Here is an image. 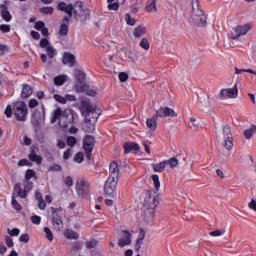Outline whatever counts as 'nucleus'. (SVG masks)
<instances>
[{
    "label": "nucleus",
    "mask_w": 256,
    "mask_h": 256,
    "mask_svg": "<svg viewBox=\"0 0 256 256\" xmlns=\"http://www.w3.org/2000/svg\"><path fill=\"white\" fill-rule=\"evenodd\" d=\"M210 237H221V235H225V230L217 229L209 232Z\"/></svg>",
    "instance_id": "nucleus-42"
},
{
    "label": "nucleus",
    "mask_w": 256,
    "mask_h": 256,
    "mask_svg": "<svg viewBox=\"0 0 256 256\" xmlns=\"http://www.w3.org/2000/svg\"><path fill=\"white\" fill-rule=\"evenodd\" d=\"M146 11L148 13H157V0H148L146 2Z\"/></svg>",
    "instance_id": "nucleus-27"
},
{
    "label": "nucleus",
    "mask_w": 256,
    "mask_h": 256,
    "mask_svg": "<svg viewBox=\"0 0 256 256\" xmlns=\"http://www.w3.org/2000/svg\"><path fill=\"white\" fill-rule=\"evenodd\" d=\"M11 204H12L13 209H15L16 211H21V209H23L21 207V204H19V202H17V200L15 199V191H13V194H12Z\"/></svg>",
    "instance_id": "nucleus-37"
},
{
    "label": "nucleus",
    "mask_w": 256,
    "mask_h": 256,
    "mask_svg": "<svg viewBox=\"0 0 256 256\" xmlns=\"http://www.w3.org/2000/svg\"><path fill=\"white\" fill-rule=\"evenodd\" d=\"M139 45L144 51H149V49H151V44L147 38H142Z\"/></svg>",
    "instance_id": "nucleus-35"
},
{
    "label": "nucleus",
    "mask_w": 256,
    "mask_h": 256,
    "mask_svg": "<svg viewBox=\"0 0 256 256\" xmlns=\"http://www.w3.org/2000/svg\"><path fill=\"white\" fill-rule=\"evenodd\" d=\"M5 241H6L7 247L9 248L13 247L14 243H13V238H11V236H6Z\"/></svg>",
    "instance_id": "nucleus-59"
},
{
    "label": "nucleus",
    "mask_w": 256,
    "mask_h": 256,
    "mask_svg": "<svg viewBox=\"0 0 256 256\" xmlns=\"http://www.w3.org/2000/svg\"><path fill=\"white\" fill-rule=\"evenodd\" d=\"M1 17H2V19H4V21H6L7 23H9V21H11V19H12L11 13L9 12V10H7V8L2 9V11H1Z\"/></svg>",
    "instance_id": "nucleus-34"
},
{
    "label": "nucleus",
    "mask_w": 256,
    "mask_h": 256,
    "mask_svg": "<svg viewBox=\"0 0 256 256\" xmlns=\"http://www.w3.org/2000/svg\"><path fill=\"white\" fill-rule=\"evenodd\" d=\"M66 143L67 145H69V147H75L77 143V138H75L74 136H68L66 139Z\"/></svg>",
    "instance_id": "nucleus-43"
},
{
    "label": "nucleus",
    "mask_w": 256,
    "mask_h": 256,
    "mask_svg": "<svg viewBox=\"0 0 256 256\" xmlns=\"http://www.w3.org/2000/svg\"><path fill=\"white\" fill-rule=\"evenodd\" d=\"M251 29H253V24L251 23L236 26L234 29L235 35L232 36V39L235 41L239 39V37L247 35Z\"/></svg>",
    "instance_id": "nucleus-9"
},
{
    "label": "nucleus",
    "mask_w": 256,
    "mask_h": 256,
    "mask_svg": "<svg viewBox=\"0 0 256 256\" xmlns=\"http://www.w3.org/2000/svg\"><path fill=\"white\" fill-rule=\"evenodd\" d=\"M23 187H21L20 183H16L13 188L14 195H17L18 197H20V199H26L28 193H31V191H33V182L29 180H24Z\"/></svg>",
    "instance_id": "nucleus-4"
},
{
    "label": "nucleus",
    "mask_w": 256,
    "mask_h": 256,
    "mask_svg": "<svg viewBox=\"0 0 256 256\" xmlns=\"http://www.w3.org/2000/svg\"><path fill=\"white\" fill-rule=\"evenodd\" d=\"M54 99L55 101H57V103H61V105H65V103H67V99H65V97L59 95V94H54Z\"/></svg>",
    "instance_id": "nucleus-45"
},
{
    "label": "nucleus",
    "mask_w": 256,
    "mask_h": 256,
    "mask_svg": "<svg viewBox=\"0 0 256 256\" xmlns=\"http://www.w3.org/2000/svg\"><path fill=\"white\" fill-rule=\"evenodd\" d=\"M19 241L20 243H29V234H22Z\"/></svg>",
    "instance_id": "nucleus-57"
},
{
    "label": "nucleus",
    "mask_w": 256,
    "mask_h": 256,
    "mask_svg": "<svg viewBox=\"0 0 256 256\" xmlns=\"http://www.w3.org/2000/svg\"><path fill=\"white\" fill-rule=\"evenodd\" d=\"M65 185H67V187H73V178H71V176L65 178Z\"/></svg>",
    "instance_id": "nucleus-62"
},
{
    "label": "nucleus",
    "mask_w": 256,
    "mask_h": 256,
    "mask_svg": "<svg viewBox=\"0 0 256 256\" xmlns=\"http://www.w3.org/2000/svg\"><path fill=\"white\" fill-rule=\"evenodd\" d=\"M108 9L109 11H117V9H119V3L115 2H111L109 5H108Z\"/></svg>",
    "instance_id": "nucleus-55"
},
{
    "label": "nucleus",
    "mask_w": 256,
    "mask_h": 256,
    "mask_svg": "<svg viewBox=\"0 0 256 256\" xmlns=\"http://www.w3.org/2000/svg\"><path fill=\"white\" fill-rule=\"evenodd\" d=\"M89 189V182L83 178H79L76 181V191L80 197H85L87 190Z\"/></svg>",
    "instance_id": "nucleus-12"
},
{
    "label": "nucleus",
    "mask_w": 256,
    "mask_h": 256,
    "mask_svg": "<svg viewBox=\"0 0 256 256\" xmlns=\"http://www.w3.org/2000/svg\"><path fill=\"white\" fill-rule=\"evenodd\" d=\"M159 205V196L151 193H147L144 201V209L145 211H149L150 217H153V213H155V209Z\"/></svg>",
    "instance_id": "nucleus-5"
},
{
    "label": "nucleus",
    "mask_w": 256,
    "mask_h": 256,
    "mask_svg": "<svg viewBox=\"0 0 256 256\" xmlns=\"http://www.w3.org/2000/svg\"><path fill=\"white\" fill-rule=\"evenodd\" d=\"M255 133H256V126L252 125L250 128L244 131V137L245 139L249 140L253 137V135H255Z\"/></svg>",
    "instance_id": "nucleus-31"
},
{
    "label": "nucleus",
    "mask_w": 256,
    "mask_h": 256,
    "mask_svg": "<svg viewBox=\"0 0 256 256\" xmlns=\"http://www.w3.org/2000/svg\"><path fill=\"white\" fill-rule=\"evenodd\" d=\"M239 95V90H237V85L234 88H227L221 90V96L223 99H236Z\"/></svg>",
    "instance_id": "nucleus-15"
},
{
    "label": "nucleus",
    "mask_w": 256,
    "mask_h": 256,
    "mask_svg": "<svg viewBox=\"0 0 256 256\" xmlns=\"http://www.w3.org/2000/svg\"><path fill=\"white\" fill-rule=\"evenodd\" d=\"M146 125L148 129H155L157 127V121L155 120V118L147 119Z\"/></svg>",
    "instance_id": "nucleus-40"
},
{
    "label": "nucleus",
    "mask_w": 256,
    "mask_h": 256,
    "mask_svg": "<svg viewBox=\"0 0 256 256\" xmlns=\"http://www.w3.org/2000/svg\"><path fill=\"white\" fill-rule=\"evenodd\" d=\"M79 11L75 9V6L73 4H67L65 2H59L57 4L58 11H62L63 13H66L69 17H74L76 19H79L83 23V21H87L91 17V10L83 7V2H77Z\"/></svg>",
    "instance_id": "nucleus-1"
},
{
    "label": "nucleus",
    "mask_w": 256,
    "mask_h": 256,
    "mask_svg": "<svg viewBox=\"0 0 256 256\" xmlns=\"http://www.w3.org/2000/svg\"><path fill=\"white\" fill-rule=\"evenodd\" d=\"M165 163H166V167L167 165H169V167L171 169H175V167H177V165H179V160L177 158H170L168 160H165Z\"/></svg>",
    "instance_id": "nucleus-33"
},
{
    "label": "nucleus",
    "mask_w": 256,
    "mask_h": 256,
    "mask_svg": "<svg viewBox=\"0 0 256 256\" xmlns=\"http://www.w3.org/2000/svg\"><path fill=\"white\" fill-rule=\"evenodd\" d=\"M156 117H160V118L177 117V113H175V110H173L169 107H160L156 111Z\"/></svg>",
    "instance_id": "nucleus-13"
},
{
    "label": "nucleus",
    "mask_w": 256,
    "mask_h": 256,
    "mask_svg": "<svg viewBox=\"0 0 256 256\" xmlns=\"http://www.w3.org/2000/svg\"><path fill=\"white\" fill-rule=\"evenodd\" d=\"M31 222L34 225H41V217L37 216V215H34V216L31 217Z\"/></svg>",
    "instance_id": "nucleus-51"
},
{
    "label": "nucleus",
    "mask_w": 256,
    "mask_h": 256,
    "mask_svg": "<svg viewBox=\"0 0 256 256\" xmlns=\"http://www.w3.org/2000/svg\"><path fill=\"white\" fill-rule=\"evenodd\" d=\"M119 183V179L117 178H107L104 184V193L106 195H113L117 189V184Z\"/></svg>",
    "instance_id": "nucleus-10"
},
{
    "label": "nucleus",
    "mask_w": 256,
    "mask_h": 256,
    "mask_svg": "<svg viewBox=\"0 0 256 256\" xmlns=\"http://www.w3.org/2000/svg\"><path fill=\"white\" fill-rule=\"evenodd\" d=\"M69 33V16H64L60 23V29L58 31V37L63 41Z\"/></svg>",
    "instance_id": "nucleus-11"
},
{
    "label": "nucleus",
    "mask_w": 256,
    "mask_h": 256,
    "mask_svg": "<svg viewBox=\"0 0 256 256\" xmlns=\"http://www.w3.org/2000/svg\"><path fill=\"white\" fill-rule=\"evenodd\" d=\"M119 247H127L131 245V233L127 230L121 232V237L118 240Z\"/></svg>",
    "instance_id": "nucleus-17"
},
{
    "label": "nucleus",
    "mask_w": 256,
    "mask_h": 256,
    "mask_svg": "<svg viewBox=\"0 0 256 256\" xmlns=\"http://www.w3.org/2000/svg\"><path fill=\"white\" fill-rule=\"evenodd\" d=\"M33 95V88L29 84H24L21 91V98L27 99Z\"/></svg>",
    "instance_id": "nucleus-24"
},
{
    "label": "nucleus",
    "mask_w": 256,
    "mask_h": 256,
    "mask_svg": "<svg viewBox=\"0 0 256 256\" xmlns=\"http://www.w3.org/2000/svg\"><path fill=\"white\" fill-rule=\"evenodd\" d=\"M46 53H47L49 59H53L54 57H57V49H54L53 46H48L46 48Z\"/></svg>",
    "instance_id": "nucleus-36"
},
{
    "label": "nucleus",
    "mask_w": 256,
    "mask_h": 256,
    "mask_svg": "<svg viewBox=\"0 0 256 256\" xmlns=\"http://www.w3.org/2000/svg\"><path fill=\"white\" fill-rule=\"evenodd\" d=\"M192 21L197 24L198 27H205L207 25V16L203 13V10L199 9V0H192Z\"/></svg>",
    "instance_id": "nucleus-3"
},
{
    "label": "nucleus",
    "mask_w": 256,
    "mask_h": 256,
    "mask_svg": "<svg viewBox=\"0 0 256 256\" xmlns=\"http://www.w3.org/2000/svg\"><path fill=\"white\" fill-rule=\"evenodd\" d=\"M62 117H63V110L61 109V107H58V108L52 113L51 123H57L58 119H59V121H60Z\"/></svg>",
    "instance_id": "nucleus-28"
},
{
    "label": "nucleus",
    "mask_w": 256,
    "mask_h": 256,
    "mask_svg": "<svg viewBox=\"0 0 256 256\" xmlns=\"http://www.w3.org/2000/svg\"><path fill=\"white\" fill-rule=\"evenodd\" d=\"M8 235H11V237H18L19 233H21V230L19 228H14L11 230V228L7 229Z\"/></svg>",
    "instance_id": "nucleus-44"
},
{
    "label": "nucleus",
    "mask_w": 256,
    "mask_h": 256,
    "mask_svg": "<svg viewBox=\"0 0 256 256\" xmlns=\"http://www.w3.org/2000/svg\"><path fill=\"white\" fill-rule=\"evenodd\" d=\"M29 165V160L27 159H21L18 161V167H25Z\"/></svg>",
    "instance_id": "nucleus-63"
},
{
    "label": "nucleus",
    "mask_w": 256,
    "mask_h": 256,
    "mask_svg": "<svg viewBox=\"0 0 256 256\" xmlns=\"http://www.w3.org/2000/svg\"><path fill=\"white\" fill-rule=\"evenodd\" d=\"M195 121H197L195 118H190V122L188 124V127L190 129H193V130L197 129V125H195Z\"/></svg>",
    "instance_id": "nucleus-61"
},
{
    "label": "nucleus",
    "mask_w": 256,
    "mask_h": 256,
    "mask_svg": "<svg viewBox=\"0 0 256 256\" xmlns=\"http://www.w3.org/2000/svg\"><path fill=\"white\" fill-rule=\"evenodd\" d=\"M73 123H75V111L71 109L64 110L59 120V127L65 130L69 125H73Z\"/></svg>",
    "instance_id": "nucleus-6"
},
{
    "label": "nucleus",
    "mask_w": 256,
    "mask_h": 256,
    "mask_svg": "<svg viewBox=\"0 0 256 256\" xmlns=\"http://www.w3.org/2000/svg\"><path fill=\"white\" fill-rule=\"evenodd\" d=\"M39 11L40 13H42V15H53L55 8H53L52 6H44L41 7Z\"/></svg>",
    "instance_id": "nucleus-32"
},
{
    "label": "nucleus",
    "mask_w": 256,
    "mask_h": 256,
    "mask_svg": "<svg viewBox=\"0 0 256 256\" xmlns=\"http://www.w3.org/2000/svg\"><path fill=\"white\" fill-rule=\"evenodd\" d=\"M63 64L69 67H75V55L71 52H64Z\"/></svg>",
    "instance_id": "nucleus-20"
},
{
    "label": "nucleus",
    "mask_w": 256,
    "mask_h": 256,
    "mask_svg": "<svg viewBox=\"0 0 256 256\" xmlns=\"http://www.w3.org/2000/svg\"><path fill=\"white\" fill-rule=\"evenodd\" d=\"M145 33H147V28L143 25H139L138 27H136L134 29L133 35L137 39H141V37H143V35H145Z\"/></svg>",
    "instance_id": "nucleus-26"
},
{
    "label": "nucleus",
    "mask_w": 256,
    "mask_h": 256,
    "mask_svg": "<svg viewBox=\"0 0 256 256\" xmlns=\"http://www.w3.org/2000/svg\"><path fill=\"white\" fill-rule=\"evenodd\" d=\"M30 35L32 38H34L36 41H39L41 39V34H39V32L32 30L30 32Z\"/></svg>",
    "instance_id": "nucleus-56"
},
{
    "label": "nucleus",
    "mask_w": 256,
    "mask_h": 256,
    "mask_svg": "<svg viewBox=\"0 0 256 256\" xmlns=\"http://www.w3.org/2000/svg\"><path fill=\"white\" fill-rule=\"evenodd\" d=\"M76 91L78 93H86V95H89L90 97H95L97 95V90L91 89L87 84L81 82L76 86Z\"/></svg>",
    "instance_id": "nucleus-16"
},
{
    "label": "nucleus",
    "mask_w": 256,
    "mask_h": 256,
    "mask_svg": "<svg viewBox=\"0 0 256 256\" xmlns=\"http://www.w3.org/2000/svg\"><path fill=\"white\" fill-rule=\"evenodd\" d=\"M38 207L39 209H41V211H45V209L47 208L45 200H38Z\"/></svg>",
    "instance_id": "nucleus-60"
},
{
    "label": "nucleus",
    "mask_w": 256,
    "mask_h": 256,
    "mask_svg": "<svg viewBox=\"0 0 256 256\" xmlns=\"http://www.w3.org/2000/svg\"><path fill=\"white\" fill-rule=\"evenodd\" d=\"M44 27H45V22L43 21H38L35 24L36 31H41Z\"/></svg>",
    "instance_id": "nucleus-58"
},
{
    "label": "nucleus",
    "mask_w": 256,
    "mask_h": 256,
    "mask_svg": "<svg viewBox=\"0 0 256 256\" xmlns=\"http://www.w3.org/2000/svg\"><path fill=\"white\" fill-rule=\"evenodd\" d=\"M36 175L37 174L34 172V170L28 169L25 174V179L26 181H29L30 179H33V177H36Z\"/></svg>",
    "instance_id": "nucleus-47"
},
{
    "label": "nucleus",
    "mask_w": 256,
    "mask_h": 256,
    "mask_svg": "<svg viewBox=\"0 0 256 256\" xmlns=\"http://www.w3.org/2000/svg\"><path fill=\"white\" fill-rule=\"evenodd\" d=\"M95 123L97 122H93L85 118L82 126L83 131H85V133H93L95 131Z\"/></svg>",
    "instance_id": "nucleus-21"
},
{
    "label": "nucleus",
    "mask_w": 256,
    "mask_h": 256,
    "mask_svg": "<svg viewBox=\"0 0 256 256\" xmlns=\"http://www.w3.org/2000/svg\"><path fill=\"white\" fill-rule=\"evenodd\" d=\"M152 181L154 183V187L157 191H159V187H161V182L159 181V175L153 174Z\"/></svg>",
    "instance_id": "nucleus-41"
},
{
    "label": "nucleus",
    "mask_w": 256,
    "mask_h": 256,
    "mask_svg": "<svg viewBox=\"0 0 256 256\" xmlns=\"http://www.w3.org/2000/svg\"><path fill=\"white\" fill-rule=\"evenodd\" d=\"M125 21H126L127 25H130L131 27L135 26V24L137 23V20L132 18L131 14H129V13H127L125 15Z\"/></svg>",
    "instance_id": "nucleus-39"
},
{
    "label": "nucleus",
    "mask_w": 256,
    "mask_h": 256,
    "mask_svg": "<svg viewBox=\"0 0 256 256\" xmlns=\"http://www.w3.org/2000/svg\"><path fill=\"white\" fill-rule=\"evenodd\" d=\"M118 77H119V80L121 81V83H125V81H127V79H129V75L125 72H121Z\"/></svg>",
    "instance_id": "nucleus-54"
},
{
    "label": "nucleus",
    "mask_w": 256,
    "mask_h": 256,
    "mask_svg": "<svg viewBox=\"0 0 256 256\" xmlns=\"http://www.w3.org/2000/svg\"><path fill=\"white\" fill-rule=\"evenodd\" d=\"M121 171L119 170V164L113 161L109 166V178L111 179H118Z\"/></svg>",
    "instance_id": "nucleus-18"
},
{
    "label": "nucleus",
    "mask_w": 256,
    "mask_h": 256,
    "mask_svg": "<svg viewBox=\"0 0 256 256\" xmlns=\"http://www.w3.org/2000/svg\"><path fill=\"white\" fill-rule=\"evenodd\" d=\"M166 167H167V164L165 161L152 165V168L155 171V173H163Z\"/></svg>",
    "instance_id": "nucleus-29"
},
{
    "label": "nucleus",
    "mask_w": 256,
    "mask_h": 256,
    "mask_svg": "<svg viewBox=\"0 0 256 256\" xmlns=\"http://www.w3.org/2000/svg\"><path fill=\"white\" fill-rule=\"evenodd\" d=\"M54 83L57 87H61V85H65L67 83V76L66 75H59L54 78Z\"/></svg>",
    "instance_id": "nucleus-30"
},
{
    "label": "nucleus",
    "mask_w": 256,
    "mask_h": 256,
    "mask_svg": "<svg viewBox=\"0 0 256 256\" xmlns=\"http://www.w3.org/2000/svg\"><path fill=\"white\" fill-rule=\"evenodd\" d=\"M222 133L224 137V147L227 151H231L234 147V144H233V133L231 132L230 126L229 125L223 126Z\"/></svg>",
    "instance_id": "nucleus-7"
},
{
    "label": "nucleus",
    "mask_w": 256,
    "mask_h": 256,
    "mask_svg": "<svg viewBox=\"0 0 256 256\" xmlns=\"http://www.w3.org/2000/svg\"><path fill=\"white\" fill-rule=\"evenodd\" d=\"M5 115L8 119H11L14 115L17 121L25 122L27 121V115H29L27 104L23 101L14 102L12 106L9 104L5 109Z\"/></svg>",
    "instance_id": "nucleus-2"
},
{
    "label": "nucleus",
    "mask_w": 256,
    "mask_h": 256,
    "mask_svg": "<svg viewBox=\"0 0 256 256\" xmlns=\"http://www.w3.org/2000/svg\"><path fill=\"white\" fill-rule=\"evenodd\" d=\"M95 147V138L93 136L88 135L83 140V149L86 154V159L90 161L93 153V149Z\"/></svg>",
    "instance_id": "nucleus-8"
},
{
    "label": "nucleus",
    "mask_w": 256,
    "mask_h": 256,
    "mask_svg": "<svg viewBox=\"0 0 256 256\" xmlns=\"http://www.w3.org/2000/svg\"><path fill=\"white\" fill-rule=\"evenodd\" d=\"M28 159L37 165H41V163H43V157L37 155L35 149H31Z\"/></svg>",
    "instance_id": "nucleus-22"
},
{
    "label": "nucleus",
    "mask_w": 256,
    "mask_h": 256,
    "mask_svg": "<svg viewBox=\"0 0 256 256\" xmlns=\"http://www.w3.org/2000/svg\"><path fill=\"white\" fill-rule=\"evenodd\" d=\"M52 222H53L54 229L56 231L63 230V220H61V216L59 215L52 216Z\"/></svg>",
    "instance_id": "nucleus-23"
},
{
    "label": "nucleus",
    "mask_w": 256,
    "mask_h": 256,
    "mask_svg": "<svg viewBox=\"0 0 256 256\" xmlns=\"http://www.w3.org/2000/svg\"><path fill=\"white\" fill-rule=\"evenodd\" d=\"M40 47L42 49H47V47H49V40H47V38H42L40 40Z\"/></svg>",
    "instance_id": "nucleus-53"
},
{
    "label": "nucleus",
    "mask_w": 256,
    "mask_h": 256,
    "mask_svg": "<svg viewBox=\"0 0 256 256\" xmlns=\"http://www.w3.org/2000/svg\"><path fill=\"white\" fill-rule=\"evenodd\" d=\"M97 247V240H90L86 243V249H95Z\"/></svg>",
    "instance_id": "nucleus-49"
},
{
    "label": "nucleus",
    "mask_w": 256,
    "mask_h": 256,
    "mask_svg": "<svg viewBox=\"0 0 256 256\" xmlns=\"http://www.w3.org/2000/svg\"><path fill=\"white\" fill-rule=\"evenodd\" d=\"M61 165H59V164H53L52 166H50L49 168H48V171H49V173H53V172H59V171H61Z\"/></svg>",
    "instance_id": "nucleus-48"
},
{
    "label": "nucleus",
    "mask_w": 256,
    "mask_h": 256,
    "mask_svg": "<svg viewBox=\"0 0 256 256\" xmlns=\"http://www.w3.org/2000/svg\"><path fill=\"white\" fill-rule=\"evenodd\" d=\"M248 206H249V209H252V211H256V201H255V199H252L249 202Z\"/></svg>",
    "instance_id": "nucleus-64"
},
{
    "label": "nucleus",
    "mask_w": 256,
    "mask_h": 256,
    "mask_svg": "<svg viewBox=\"0 0 256 256\" xmlns=\"http://www.w3.org/2000/svg\"><path fill=\"white\" fill-rule=\"evenodd\" d=\"M0 31L2 33H9V31H11V26H9L7 24H1L0 25Z\"/></svg>",
    "instance_id": "nucleus-52"
},
{
    "label": "nucleus",
    "mask_w": 256,
    "mask_h": 256,
    "mask_svg": "<svg viewBox=\"0 0 256 256\" xmlns=\"http://www.w3.org/2000/svg\"><path fill=\"white\" fill-rule=\"evenodd\" d=\"M44 233H45V237H46V239H48V241L51 242V241H53V239H55V237L53 236V231H51V228L45 227Z\"/></svg>",
    "instance_id": "nucleus-38"
},
{
    "label": "nucleus",
    "mask_w": 256,
    "mask_h": 256,
    "mask_svg": "<svg viewBox=\"0 0 256 256\" xmlns=\"http://www.w3.org/2000/svg\"><path fill=\"white\" fill-rule=\"evenodd\" d=\"M99 115H101V112H99V109L93 108V106H88L85 119L92 121V123H97V119H99Z\"/></svg>",
    "instance_id": "nucleus-14"
},
{
    "label": "nucleus",
    "mask_w": 256,
    "mask_h": 256,
    "mask_svg": "<svg viewBox=\"0 0 256 256\" xmlns=\"http://www.w3.org/2000/svg\"><path fill=\"white\" fill-rule=\"evenodd\" d=\"M63 235L66 239L77 241L79 239V233L75 232L73 229H65Z\"/></svg>",
    "instance_id": "nucleus-25"
},
{
    "label": "nucleus",
    "mask_w": 256,
    "mask_h": 256,
    "mask_svg": "<svg viewBox=\"0 0 256 256\" xmlns=\"http://www.w3.org/2000/svg\"><path fill=\"white\" fill-rule=\"evenodd\" d=\"M84 159H85V156L83 152H78L74 157V161L76 163H83Z\"/></svg>",
    "instance_id": "nucleus-46"
},
{
    "label": "nucleus",
    "mask_w": 256,
    "mask_h": 256,
    "mask_svg": "<svg viewBox=\"0 0 256 256\" xmlns=\"http://www.w3.org/2000/svg\"><path fill=\"white\" fill-rule=\"evenodd\" d=\"M76 79L77 81H85V73H83V71L78 70L76 72Z\"/></svg>",
    "instance_id": "nucleus-50"
},
{
    "label": "nucleus",
    "mask_w": 256,
    "mask_h": 256,
    "mask_svg": "<svg viewBox=\"0 0 256 256\" xmlns=\"http://www.w3.org/2000/svg\"><path fill=\"white\" fill-rule=\"evenodd\" d=\"M124 147V153H137L139 152V145L137 144V142H126L123 145Z\"/></svg>",
    "instance_id": "nucleus-19"
}]
</instances>
